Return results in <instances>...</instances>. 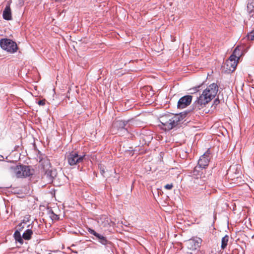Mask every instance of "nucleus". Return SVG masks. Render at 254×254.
<instances>
[{"instance_id":"4","label":"nucleus","mask_w":254,"mask_h":254,"mask_svg":"<svg viewBox=\"0 0 254 254\" xmlns=\"http://www.w3.org/2000/svg\"><path fill=\"white\" fill-rule=\"evenodd\" d=\"M13 171L17 178L28 177L32 176L34 173V170L31 166L23 164L14 167Z\"/></svg>"},{"instance_id":"13","label":"nucleus","mask_w":254,"mask_h":254,"mask_svg":"<svg viewBox=\"0 0 254 254\" xmlns=\"http://www.w3.org/2000/svg\"><path fill=\"white\" fill-rule=\"evenodd\" d=\"M10 2H8L6 6L3 11L2 16L3 19L6 20H10L11 19V12L10 9Z\"/></svg>"},{"instance_id":"2","label":"nucleus","mask_w":254,"mask_h":254,"mask_svg":"<svg viewBox=\"0 0 254 254\" xmlns=\"http://www.w3.org/2000/svg\"><path fill=\"white\" fill-rule=\"evenodd\" d=\"M187 112L182 113L172 117L169 114L165 115L160 117L159 121L162 124V128L165 130H170L172 128L180 126L183 123Z\"/></svg>"},{"instance_id":"12","label":"nucleus","mask_w":254,"mask_h":254,"mask_svg":"<svg viewBox=\"0 0 254 254\" xmlns=\"http://www.w3.org/2000/svg\"><path fill=\"white\" fill-rule=\"evenodd\" d=\"M88 232L90 233V234L95 236L97 240H98V241L100 243H101L102 245H106L110 243L109 241L107 240V239H106V237H105L103 235L97 233L94 230L89 228L88 229Z\"/></svg>"},{"instance_id":"15","label":"nucleus","mask_w":254,"mask_h":254,"mask_svg":"<svg viewBox=\"0 0 254 254\" xmlns=\"http://www.w3.org/2000/svg\"><path fill=\"white\" fill-rule=\"evenodd\" d=\"M237 62L232 61L231 60H227L225 63L226 68L229 70L230 71H234L237 65Z\"/></svg>"},{"instance_id":"24","label":"nucleus","mask_w":254,"mask_h":254,"mask_svg":"<svg viewBox=\"0 0 254 254\" xmlns=\"http://www.w3.org/2000/svg\"><path fill=\"white\" fill-rule=\"evenodd\" d=\"M99 168L100 169V172L101 173V174L102 175H104V174L105 173V169H104V166H102V165H100L99 166Z\"/></svg>"},{"instance_id":"14","label":"nucleus","mask_w":254,"mask_h":254,"mask_svg":"<svg viewBox=\"0 0 254 254\" xmlns=\"http://www.w3.org/2000/svg\"><path fill=\"white\" fill-rule=\"evenodd\" d=\"M110 220L105 215L101 216L98 220V224L103 227H107L110 225Z\"/></svg>"},{"instance_id":"5","label":"nucleus","mask_w":254,"mask_h":254,"mask_svg":"<svg viewBox=\"0 0 254 254\" xmlns=\"http://www.w3.org/2000/svg\"><path fill=\"white\" fill-rule=\"evenodd\" d=\"M0 46L2 49L10 53L15 52L18 49L16 43L8 39H1L0 40Z\"/></svg>"},{"instance_id":"8","label":"nucleus","mask_w":254,"mask_h":254,"mask_svg":"<svg viewBox=\"0 0 254 254\" xmlns=\"http://www.w3.org/2000/svg\"><path fill=\"white\" fill-rule=\"evenodd\" d=\"M128 122L125 121H115L112 127V131L115 132V133L128 132L127 128L126 127L127 125Z\"/></svg>"},{"instance_id":"9","label":"nucleus","mask_w":254,"mask_h":254,"mask_svg":"<svg viewBox=\"0 0 254 254\" xmlns=\"http://www.w3.org/2000/svg\"><path fill=\"white\" fill-rule=\"evenodd\" d=\"M202 240L200 238L196 239H191L188 240L186 242V245L188 251L187 252V254H193L192 252L189 251H195L197 248L200 247Z\"/></svg>"},{"instance_id":"10","label":"nucleus","mask_w":254,"mask_h":254,"mask_svg":"<svg viewBox=\"0 0 254 254\" xmlns=\"http://www.w3.org/2000/svg\"><path fill=\"white\" fill-rule=\"evenodd\" d=\"M57 175V173L56 170H53L48 169L45 172L42 177V179L44 181L47 182V183L51 184L53 183Z\"/></svg>"},{"instance_id":"25","label":"nucleus","mask_w":254,"mask_h":254,"mask_svg":"<svg viewBox=\"0 0 254 254\" xmlns=\"http://www.w3.org/2000/svg\"><path fill=\"white\" fill-rule=\"evenodd\" d=\"M173 187V185L172 184H167L165 186L164 188L167 189V190H171Z\"/></svg>"},{"instance_id":"1","label":"nucleus","mask_w":254,"mask_h":254,"mask_svg":"<svg viewBox=\"0 0 254 254\" xmlns=\"http://www.w3.org/2000/svg\"><path fill=\"white\" fill-rule=\"evenodd\" d=\"M218 90L217 85L214 83L209 85L201 95L197 97V100L192 105V111L194 113L198 112L203 109L211 100L215 97Z\"/></svg>"},{"instance_id":"27","label":"nucleus","mask_w":254,"mask_h":254,"mask_svg":"<svg viewBox=\"0 0 254 254\" xmlns=\"http://www.w3.org/2000/svg\"><path fill=\"white\" fill-rule=\"evenodd\" d=\"M220 103V101L218 99H216L214 101V103H213V106L214 107V108H216V106L218 105Z\"/></svg>"},{"instance_id":"21","label":"nucleus","mask_w":254,"mask_h":254,"mask_svg":"<svg viewBox=\"0 0 254 254\" xmlns=\"http://www.w3.org/2000/svg\"><path fill=\"white\" fill-rule=\"evenodd\" d=\"M247 37L249 40H254V29L248 33Z\"/></svg>"},{"instance_id":"28","label":"nucleus","mask_w":254,"mask_h":254,"mask_svg":"<svg viewBox=\"0 0 254 254\" xmlns=\"http://www.w3.org/2000/svg\"><path fill=\"white\" fill-rule=\"evenodd\" d=\"M19 227H21V228H23V226H22V223H20L18 225Z\"/></svg>"},{"instance_id":"6","label":"nucleus","mask_w":254,"mask_h":254,"mask_svg":"<svg viewBox=\"0 0 254 254\" xmlns=\"http://www.w3.org/2000/svg\"><path fill=\"white\" fill-rule=\"evenodd\" d=\"M84 157L85 155H79L76 151H71L67 155L66 159L69 165L73 166L82 163Z\"/></svg>"},{"instance_id":"18","label":"nucleus","mask_w":254,"mask_h":254,"mask_svg":"<svg viewBox=\"0 0 254 254\" xmlns=\"http://www.w3.org/2000/svg\"><path fill=\"white\" fill-rule=\"evenodd\" d=\"M229 240V237L228 235H226L224 237H223L221 240V248L222 250H225L227 245L228 243Z\"/></svg>"},{"instance_id":"22","label":"nucleus","mask_w":254,"mask_h":254,"mask_svg":"<svg viewBox=\"0 0 254 254\" xmlns=\"http://www.w3.org/2000/svg\"><path fill=\"white\" fill-rule=\"evenodd\" d=\"M229 60H231V61H235V62H237V63H238V61L239 59H238V57H236V56H235L233 53L231 55V56L229 57Z\"/></svg>"},{"instance_id":"11","label":"nucleus","mask_w":254,"mask_h":254,"mask_svg":"<svg viewBox=\"0 0 254 254\" xmlns=\"http://www.w3.org/2000/svg\"><path fill=\"white\" fill-rule=\"evenodd\" d=\"M192 99L191 95H186L181 97L178 101L177 107L178 109H184L190 104Z\"/></svg>"},{"instance_id":"26","label":"nucleus","mask_w":254,"mask_h":254,"mask_svg":"<svg viewBox=\"0 0 254 254\" xmlns=\"http://www.w3.org/2000/svg\"><path fill=\"white\" fill-rule=\"evenodd\" d=\"M45 103H46V100L45 99L41 100L38 101V104L40 106H44V105H45Z\"/></svg>"},{"instance_id":"17","label":"nucleus","mask_w":254,"mask_h":254,"mask_svg":"<svg viewBox=\"0 0 254 254\" xmlns=\"http://www.w3.org/2000/svg\"><path fill=\"white\" fill-rule=\"evenodd\" d=\"M13 237L16 242H18L20 245L23 244V237H21L20 233L18 230H16L14 233Z\"/></svg>"},{"instance_id":"19","label":"nucleus","mask_w":254,"mask_h":254,"mask_svg":"<svg viewBox=\"0 0 254 254\" xmlns=\"http://www.w3.org/2000/svg\"><path fill=\"white\" fill-rule=\"evenodd\" d=\"M33 231L30 229L26 230L22 235V237L26 240H29L31 238Z\"/></svg>"},{"instance_id":"20","label":"nucleus","mask_w":254,"mask_h":254,"mask_svg":"<svg viewBox=\"0 0 254 254\" xmlns=\"http://www.w3.org/2000/svg\"><path fill=\"white\" fill-rule=\"evenodd\" d=\"M233 54L236 56V57H238V59H240V57L242 55V51L241 49H240L239 46H237L234 50L233 52Z\"/></svg>"},{"instance_id":"3","label":"nucleus","mask_w":254,"mask_h":254,"mask_svg":"<svg viewBox=\"0 0 254 254\" xmlns=\"http://www.w3.org/2000/svg\"><path fill=\"white\" fill-rule=\"evenodd\" d=\"M199 167H194L192 171L190 184L193 187H200L199 189H205L204 185L207 181V177L203 174V171H200Z\"/></svg>"},{"instance_id":"16","label":"nucleus","mask_w":254,"mask_h":254,"mask_svg":"<svg viewBox=\"0 0 254 254\" xmlns=\"http://www.w3.org/2000/svg\"><path fill=\"white\" fill-rule=\"evenodd\" d=\"M247 10L249 12V16L254 19V1H251L248 3Z\"/></svg>"},{"instance_id":"23","label":"nucleus","mask_w":254,"mask_h":254,"mask_svg":"<svg viewBox=\"0 0 254 254\" xmlns=\"http://www.w3.org/2000/svg\"><path fill=\"white\" fill-rule=\"evenodd\" d=\"M51 215H50V217L52 219H59V217L57 215L55 214L54 213V212H53V211L51 210Z\"/></svg>"},{"instance_id":"7","label":"nucleus","mask_w":254,"mask_h":254,"mask_svg":"<svg viewBox=\"0 0 254 254\" xmlns=\"http://www.w3.org/2000/svg\"><path fill=\"white\" fill-rule=\"evenodd\" d=\"M211 157L210 151L208 149L200 157L197 165L195 167H199L200 171H203V169L208 166Z\"/></svg>"}]
</instances>
